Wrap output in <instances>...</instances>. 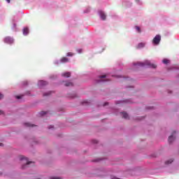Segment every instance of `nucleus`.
<instances>
[{"label":"nucleus","instance_id":"nucleus-26","mask_svg":"<svg viewBox=\"0 0 179 179\" xmlns=\"http://www.w3.org/2000/svg\"><path fill=\"white\" fill-rule=\"evenodd\" d=\"M16 99H22V96H17Z\"/></svg>","mask_w":179,"mask_h":179},{"label":"nucleus","instance_id":"nucleus-20","mask_svg":"<svg viewBox=\"0 0 179 179\" xmlns=\"http://www.w3.org/2000/svg\"><path fill=\"white\" fill-rule=\"evenodd\" d=\"M135 29H136V31H138V33H141V28L139 27L136 26Z\"/></svg>","mask_w":179,"mask_h":179},{"label":"nucleus","instance_id":"nucleus-18","mask_svg":"<svg viewBox=\"0 0 179 179\" xmlns=\"http://www.w3.org/2000/svg\"><path fill=\"white\" fill-rule=\"evenodd\" d=\"M163 64H169V62H170V60H169L168 59H164L162 60Z\"/></svg>","mask_w":179,"mask_h":179},{"label":"nucleus","instance_id":"nucleus-22","mask_svg":"<svg viewBox=\"0 0 179 179\" xmlns=\"http://www.w3.org/2000/svg\"><path fill=\"white\" fill-rule=\"evenodd\" d=\"M73 53H72V52L67 53V57H73Z\"/></svg>","mask_w":179,"mask_h":179},{"label":"nucleus","instance_id":"nucleus-7","mask_svg":"<svg viewBox=\"0 0 179 179\" xmlns=\"http://www.w3.org/2000/svg\"><path fill=\"white\" fill-rule=\"evenodd\" d=\"M98 13H99L101 20H106V13H104V11L99 10L98 11Z\"/></svg>","mask_w":179,"mask_h":179},{"label":"nucleus","instance_id":"nucleus-31","mask_svg":"<svg viewBox=\"0 0 179 179\" xmlns=\"http://www.w3.org/2000/svg\"><path fill=\"white\" fill-rule=\"evenodd\" d=\"M8 3H10V0H6Z\"/></svg>","mask_w":179,"mask_h":179},{"label":"nucleus","instance_id":"nucleus-36","mask_svg":"<svg viewBox=\"0 0 179 179\" xmlns=\"http://www.w3.org/2000/svg\"><path fill=\"white\" fill-rule=\"evenodd\" d=\"M117 104H120V101L117 102Z\"/></svg>","mask_w":179,"mask_h":179},{"label":"nucleus","instance_id":"nucleus-30","mask_svg":"<svg viewBox=\"0 0 179 179\" xmlns=\"http://www.w3.org/2000/svg\"><path fill=\"white\" fill-rule=\"evenodd\" d=\"M2 114H3V111L0 110V115H2Z\"/></svg>","mask_w":179,"mask_h":179},{"label":"nucleus","instance_id":"nucleus-32","mask_svg":"<svg viewBox=\"0 0 179 179\" xmlns=\"http://www.w3.org/2000/svg\"><path fill=\"white\" fill-rule=\"evenodd\" d=\"M55 64L56 65H58V61H56V62H55Z\"/></svg>","mask_w":179,"mask_h":179},{"label":"nucleus","instance_id":"nucleus-12","mask_svg":"<svg viewBox=\"0 0 179 179\" xmlns=\"http://www.w3.org/2000/svg\"><path fill=\"white\" fill-rule=\"evenodd\" d=\"M64 86H67V87L73 86V83H72V82L71 81H66L64 83Z\"/></svg>","mask_w":179,"mask_h":179},{"label":"nucleus","instance_id":"nucleus-19","mask_svg":"<svg viewBox=\"0 0 179 179\" xmlns=\"http://www.w3.org/2000/svg\"><path fill=\"white\" fill-rule=\"evenodd\" d=\"M45 114H47V112L42 111V112L39 113V115L41 117H43V115H45Z\"/></svg>","mask_w":179,"mask_h":179},{"label":"nucleus","instance_id":"nucleus-23","mask_svg":"<svg viewBox=\"0 0 179 179\" xmlns=\"http://www.w3.org/2000/svg\"><path fill=\"white\" fill-rule=\"evenodd\" d=\"M13 30H16V24L13 22Z\"/></svg>","mask_w":179,"mask_h":179},{"label":"nucleus","instance_id":"nucleus-5","mask_svg":"<svg viewBox=\"0 0 179 179\" xmlns=\"http://www.w3.org/2000/svg\"><path fill=\"white\" fill-rule=\"evenodd\" d=\"M4 43L6 44H13V38H10V36H7L3 39Z\"/></svg>","mask_w":179,"mask_h":179},{"label":"nucleus","instance_id":"nucleus-10","mask_svg":"<svg viewBox=\"0 0 179 179\" xmlns=\"http://www.w3.org/2000/svg\"><path fill=\"white\" fill-rule=\"evenodd\" d=\"M23 34L24 36H27V34H29V28L25 27L23 29Z\"/></svg>","mask_w":179,"mask_h":179},{"label":"nucleus","instance_id":"nucleus-11","mask_svg":"<svg viewBox=\"0 0 179 179\" xmlns=\"http://www.w3.org/2000/svg\"><path fill=\"white\" fill-rule=\"evenodd\" d=\"M122 115L123 118H124L125 120H128V118H129L128 113H127L126 112L122 113Z\"/></svg>","mask_w":179,"mask_h":179},{"label":"nucleus","instance_id":"nucleus-35","mask_svg":"<svg viewBox=\"0 0 179 179\" xmlns=\"http://www.w3.org/2000/svg\"><path fill=\"white\" fill-rule=\"evenodd\" d=\"M136 2H139V0H136Z\"/></svg>","mask_w":179,"mask_h":179},{"label":"nucleus","instance_id":"nucleus-28","mask_svg":"<svg viewBox=\"0 0 179 179\" xmlns=\"http://www.w3.org/2000/svg\"><path fill=\"white\" fill-rule=\"evenodd\" d=\"M52 128H54V126H52V125H51V126L49 127V129H52Z\"/></svg>","mask_w":179,"mask_h":179},{"label":"nucleus","instance_id":"nucleus-8","mask_svg":"<svg viewBox=\"0 0 179 179\" xmlns=\"http://www.w3.org/2000/svg\"><path fill=\"white\" fill-rule=\"evenodd\" d=\"M62 76H63V78H69L71 76V72L63 73Z\"/></svg>","mask_w":179,"mask_h":179},{"label":"nucleus","instance_id":"nucleus-17","mask_svg":"<svg viewBox=\"0 0 179 179\" xmlns=\"http://www.w3.org/2000/svg\"><path fill=\"white\" fill-rule=\"evenodd\" d=\"M90 12V7H87L85 10H84V13H89Z\"/></svg>","mask_w":179,"mask_h":179},{"label":"nucleus","instance_id":"nucleus-4","mask_svg":"<svg viewBox=\"0 0 179 179\" xmlns=\"http://www.w3.org/2000/svg\"><path fill=\"white\" fill-rule=\"evenodd\" d=\"M161 40L162 36H160V35H157L152 40V44H154V45H159Z\"/></svg>","mask_w":179,"mask_h":179},{"label":"nucleus","instance_id":"nucleus-1","mask_svg":"<svg viewBox=\"0 0 179 179\" xmlns=\"http://www.w3.org/2000/svg\"><path fill=\"white\" fill-rule=\"evenodd\" d=\"M134 66L141 67V68H156V64H152L150 61L145 60L144 62H138L134 63Z\"/></svg>","mask_w":179,"mask_h":179},{"label":"nucleus","instance_id":"nucleus-15","mask_svg":"<svg viewBox=\"0 0 179 179\" xmlns=\"http://www.w3.org/2000/svg\"><path fill=\"white\" fill-rule=\"evenodd\" d=\"M173 159H171L166 161V162H165V164H171V163H173Z\"/></svg>","mask_w":179,"mask_h":179},{"label":"nucleus","instance_id":"nucleus-9","mask_svg":"<svg viewBox=\"0 0 179 179\" xmlns=\"http://www.w3.org/2000/svg\"><path fill=\"white\" fill-rule=\"evenodd\" d=\"M174 139H176V138L174 137V134H173L169 137L168 141H169V143H171L173 142V141H174Z\"/></svg>","mask_w":179,"mask_h":179},{"label":"nucleus","instance_id":"nucleus-3","mask_svg":"<svg viewBox=\"0 0 179 179\" xmlns=\"http://www.w3.org/2000/svg\"><path fill=\"white\" fill-rule=\"evenodd\" d=\"M108 80H110L108 76H107V75H103L99 77V79L96 80V83H100V82H108Z\"/></svg>","mask_w":179,"mask_h":179},{"label":"nucleus","instance_id":"nucleus-16","mask_svg":"<svg viewBox=\"0 0 179 179\" xmlns=\"http://www.w3.org/2000/svg\"><path fill=\"white\" fill-rule=\"evenodd\" d=\"M25 127H34V124H31L29 122L24 123Z\"/></svg>","mask_w":179,"mask_h":179},{"label":"nucleus","instance_id":"nucleus-29","mask_svg":"<svg viewBox=\"0 0 179 179\" xmlns=\"http://www.w3.org/2000/svg\"><path fill=\"white\" fill-rule=\"evenodd\" d=\"M50 179H59V178L52 177V178H50Z\"/></svg>","mask_w":179,"mask_h":179},{"label":"nucleus","instance_id":"nucleus-25","mask_svg":"<svg viewBox=\"0 0 179 179\" xmlns=\"http://www.w3.org/2000/svg\"><path fill=\"white\" fill-rule=\"evenodd\" d=\"M1 99H3V94L0 93V100H1Z\"/></svg>","mask_w":179,"mask_h":179},{"label":"nucleus","instance_id":"nucleus-21","mask_svg":"<svg viewBox=\"0 0 179 179\" xmlns=\"http://www.w3.org/2000/svg\"><path fill=\"white\" fill-rule=\"evenodd\" d=\"M50 94H51V92H48L44 93L43 96H48Z\"/></svg>","mask_w":179,"mask_h":179},{"label":"nucleus","instance_id":"nucleus-33","mask_svg":"<svg viewBox=\"0 0 179 179\" xmlns=\"http://www.w3.org/2000/svg\"><path fill=\"white\" fill-rule=\"evenodd\" d=\"M24 85H27V81L24 82Z\"/></svg>","mask_w":179,"mask_h":179},{"label":"nucleus","instance_id":"nucleus-27","mask_svg":"<svg viewBox=\"0 0 179 179\" xmlns=\"http://www.w3.org/2000/svg\"><path fill=\"white\" fill-rule=\"evenodd\" d=\"M108 104V102L105 103L103 104V107H106V106H107Z\"/></svg>","mask_w":179,"mask_h":179},{"label":"nucleus","instance_id":"nucleus-2","mask_svg":"<svg viewBox=\"0 0 179 179\" xmlns=\"http://www.w3.org/2000/svg\"><path fill=\"white\" fill-rule=\"evenodd\" d=\"M20 162H24L25 164L22 165V169H26L27 166L29 164H31V162H29V159L23 155L20 156Z\"/></svg>","mask_w":179,"mask_h":179},{"label":"nucleus","instance_id":"nucleus-13","mask_svg":"<svg viewBox=\"0 0 179 179\" xmlns=\"http://www.w3.org/2000/svg\"><path fill=\"white\" fill-rule=\"evenodd\" d=\"M60 62H62L63 64H65V62H68V58L66 57L62 58V59L60 60Z\"/></svg>","mask_w":179,"mask_h":179},{"label":"nucleus","instance_id":"nucleus-6","mask_svg":"<svg viewBox=\"0 0 179 179\" xmlns=\"http://www.w3.org/2000/svg\"><path fill=\"white\" fill-rule=\"evenodd\" d=\"M47 85H48V83H47V81L39 80L38 82V87H40V89H43V87Z\"/></svg>","mask_w":179,"mask_h":179},{"label":"nucleus","instance_id":"nucleus-14","mask_svg":"<svg viewBox=\"0 0 179 179\" xmlns=\"http://www.w3.org/2000/svg\"><path fill=\"white\" fill-rule=\"evenodd\" d=\"M143 47H145V43H138V48H143Z\"/></svg>","mask_w":179,"mask_h":179},{"label":"nucleus","instance_id":"nucleus-24","mask_svg":"<svg viewBox=\"0 0 179 179\" xmlns=\"http://www.w3.org/2000/svg\"><path fill=\"white\" fill-rule=\"evenodd\" d=\"M82 51H83L82 49H78V50H77V52H78V54L82 53Z\"/></svg>","mask_w":179,"mask_h":179},{"label":"nucleus","instance_id":"nucleus-34","mask_svg":"<svg viewBox=\"0 0 179 179\" xmlns=\"http://www.w3.org/2000/svg\"><path fill=\"white\" fill-rule=\"evenodd\" d=\"M0 146H3V144L2 143H0Z\"/></svg>","mask_w":179,"mask_h":179}]
</instances>
